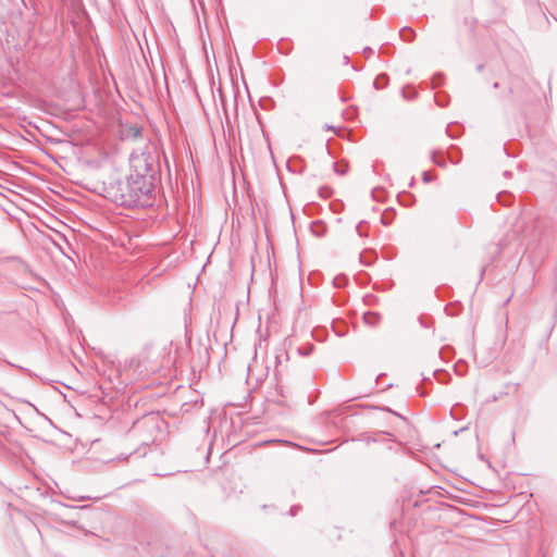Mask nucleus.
<instances>
[{
  "label": "nucleus",
  "mask_w": 557,
  "mask_h": 557,
  "mask_svg": "<svg viewBox=\"0 0 557 557\" xmlns=\"http://www.w3.org/2000/svg\"><path fill=\"white\" fill-rule=\"evenodd\" d=\"M470 359L478 367H486L492 362L493 355L491 350H465V355L458 360V363H468Z\"/></svg>",
  "instance_id": "f257e3e1"
},
{
  "label": "nucleus",
  "mask_w": 557,
  "mask_h": 557,
  "mask_svg": "<svg viewBox=\"0 0 557 557\" xmlns=\"http://www.w3.org/2000/svg\"><path fill=\"white\" fill-rule=\"evenodd\" d=\"M334 284L337 286V287H341L344 285V278L343 277H336L335 281H334Z\"/></svg>",
  "instance_id": "f03ea898"
},
{
  "label": "nucleus",
  "mask_w": 557,
  "mask_h": 557,
  "mask_svg": "<svg viewBox=\"0 0 557 557\" xmlns=\"http://www.w3.org/2000/svg\"><path fill=\"white\" fill-rule=\"evenodd\" d=\"M228 337H230V336L226 334V336H225V341H222V342H218V341H216V342H215V344H216V345H219V346H224V347H226V346L228 345V342H227V338H228Z\"/></svg>",
  "instance_id": "7ed1b4c3"
},
{
  "label": "nucleus",
  "mask_w": 557,
  "mask_h": 557,
  "mask_svg": "<svg viewBox=\"0 0 557 557\" xmlns=\"http://www.w3.org/2000/svg\"><path fill=\"white\" fill-rule=\"evenodd\" d=\"M298 351H299V354H300L301 356H305V357H306V356H309V352H310L311 350H302V349H299Z\"/></svg>",
  "instance_id": "20e7f679"
},
{
  "label": "nucleus",
  "mask_w": 557,
  "mask_h": 557,
  "mask_svg": "<svg viewBox=\"0 0 557 557\" xmlns=\"http://www.w3.org/2000/svg\"><path fill=\"white\" fill-rule=\"evenodd\" d=\"M257 356H258V352H257V350H255V356H253L252 364L249 366V370L257 362Z\"/></svg>",
  "instance_id": "39448f33"
},
{
  "label": "nucleus",
  "mask_w": 557,
  "mask_h": 557,
  "mask_svg": "<svg viewBox=\"0 0 557 557\" xmlns=\"http://www.w3.org/2000/svg\"><path fill=\"white\" fill-rule=\"evenodd\" d=\"M127 196H128L129 198H133V197H135V196H136V193L129 191V193L127 194Z\"/></svg>",
  "instance_id": "423d86ee"
}]
</instances>
